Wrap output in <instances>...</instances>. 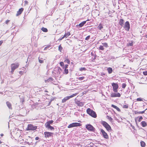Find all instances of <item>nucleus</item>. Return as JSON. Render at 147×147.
<instances>
[{
	"mask_svg": "<svg viewBox=\"0 0 147 147\" xmlns=\"http://www.w3.org/2000/svg\"><path fill=\"white\" fill-rule=\"evenodd\" d=\"M137 101H142V100L141 98H137Z\"/></svg>",
	"mask_w": 147,
	"mask_h": 147,
	"instance_id": "nucleus-40",
	"label": "nucleus"
},
{
	"mask_svg": "<svg viewBox=\"0 0 147 147\" xmlns=\"http://www.w3.org/2000/svg\"><path fill=\"white\" fill-rule=\"evenodd\" d=\"M135 121L136 123H137V120H136V119H135Z\"/></svg>",
	"mask_w": 147,
	"mask_h": 147,
	"instance_id": "nucleus-57",
	"label": "nucleus"
},
{
	"mask_svg": "<svg viewBox=\"0 0 147 147\" xmlns=\"http://www.w3.org/2000/svg\"><path fill=\"white\" fill-rule=\"evenodd\" d=\"M54 121L53 120H51L49 121H48L47 122V125H52Z\"/></svg>",
	"mask_w": 147,
	"mask_h": 147,
	"instance_id": "nucleus-16",
	"label": "nucleus"
},
{
	"mask_svg": "<svg viewBox=\"0 0 147 147\" xmlns=\"http://www.w3.org/2000/svg\"><path fill=\"white\" fill-rule=\"evenodd\" d=\"M39 63H42L43 62V60H40V59H39Z\"/></svg>",
	"mask_w": 147,
	"mask_h": 147,
	"instance_id": "nucleus-50",
	"label": "nucleus"
},
{
	"mask_svg": "<svg viewBox=\"0 0 147 147\" xmlns=\"http://www.w3.org/2000/svg\"><path fill=\"white\" fill-rule=\"evenodd\" d=\"M9 21L10 20H7L5 21V23L7 24L9 22Z\"/></svg>",
	"mask_w": 147,
	"mask_h": 147,
	"instance_id": "nucleus-48",
	"label": "nucleus"
},
{
	"mask_svg": "<svg viewBox=\"0 0 147 147\" xmlns=\"http://www.w3.org/2000/svg\"><path fill=\"white\" fill-rule=\"evenodd\" d=\"M37 129V126H34L32 124H28V125L26 128V130H34Z\"/></svg>",
	"mask_w": 147,
	"mask_h": 147,
	"instance_id": "nucleus-3",
	"label": "nucleus"
},
{
	"mask_svg": "<svg viewBox=\"0 0 147 147\" xmlns=\"http://www.w3.org/2000/svg\"><path fill=\"white\" fill-rule=\"evenodd\" d=\"M126 84H125V83H123L122 84V88H123V89H124L126 86Z\"/></svg>",
	"mask_w": 147,
	"mask_h": 147,
	"instance_id": "nucleus-33",
	"label": "nucleus"
},
{
	"mask_svg": "<svg viewBox=\"0 0 147 147\" xmlns=\"http://www.w3.org/2000/svg\"><path fill=\"white\" fill-rule=\"evenodd\" d=\"M111 107L115 109L118 111H120L121 110L120 109L117 107V106L114 105H112Z\"/></svg>",
	"mask_w": 147,
	"mask_h": 147,
	"instance_id": "nucleus-18",
	"label": "nucleus"
},
{
	"mask_svg": "<svg viewBox=\"0 0 147 147\" xmlns=\"http://www.w3.org/2000/svg\"><path fill=\"white\" fill-rule=\"evenodd\" d=\"M60 65L62 67L64 66V63L62 62H60Z\"/></svg>",
	"mask_w": 147,
	"mask_h": 147,
	"instance_id": "nucleus-46",
	"label": "nucleus"
},
{
	"mask_svg": "<svg viewBox=\"0 0 147 147\" xmlns=\"http://www.w3.org/2000/svg\"><path fill=\"white\" fill-rule=\"evenodd\" d=\"M41 30L43 31V32H46V28H44L43 27L41 29Z\"/></svg>",
	"mask_w": 147,
	"mask_h": 147,
	"instance_id": "nucleus-42",
	"label": "nucleus"
},
{
	"mask_svg": "<svg viewBox=\"0 0 147 147\" xmlns=\"http://www.w3.org/2000/svg\"><path fill=\"white\" fill-rule=\"evenodd\" d=\"M46 30H47V32L48 30H47V29H46Z\"/></svg>",
	"mask_w": 147,
	"mask_h": 147,
	"instance_id": "nucleus-62",
	"label": "nucleus"
},
{
	"mask_svg": "<svg viewBox=\"0 0 147 147\" xmlns=\"http://www.w3.org/2000/svg\"><path fill=\"white\" fill-rule=\"evenodd\" d=\"M100 131L103 135V137L104 138L106 139H108L109 137L107 133L105 132L104 130L103 129H100Z\"/></svg>",
	"mask_w": 147,
	"mask_h": 147,
	"instance_id": "nucleus-9",
	"label": "nucleus"
},
{
	"mask_svg": "<svg viewBox=\"0 0 147 147\" xmlns=\"http://www.w3.org/2000/svg\"><path fill=\"white\" fill-rule=\"evenodd\" d=\"M86 21H83L80 23L79 24L77 25L76 26V27H78V26H79V27H82L86 23Z\"/></svg>",
	"mask_w": 147,
	"mask_h": 147,
	"instance_id": "nucleus-12",
	"label": "nucleus"
},
{
	"mask_svg": "<svg viewBox=\"0 0 147 147\" xmlns=\"http://www.w3.org/2000/svg\"><path fill=\"white\" fill-rule=\"evenodd\" d=\"M121 96V94L119 93H115V97H120Z\"/></svg>",
	"mask_w": 147,
	"mask_h": 147,
	"instance_id": "nucleus-28",
	"label": "nucleus"
},
{
	"mask_svg": "<svg viewBox=\"0 0 147 147\" xmlns=\"http://www.w3.org/2000/svg\"><path fill=\"white\" fill-rule=\"evenodd\" d=\"M0 135L1 136H3V134H1Z\"/></svg>",
	"mask_w": 147,
	"mask_h": 147,
	"instance_id": "nucleus-56",
	"label": "nucleus"
},
{
	"mask_svg": "<svg viewBox=\"0 0 147 147\" xmlns=\"http://www.w3.org/2000/svg\"><path fill=\"white\" fill-rule=\"evenodd\" d=\"M81 125V124L80 123H74L70 124L68 126V128H71L77 126H79Z\"/></svg>",
	"mask_w": 147,
	"mask_h": 147,
	"instance_id": "nucleus-5",
	"label": "nucleus"
},
{
	"mask_svg": "<svg viewBox=\"0 0 147 147\" xmlns=\"http://www.w3.org/2000/svg\"><path fill=\"white\" fill-rule=\"evenodd\" d=\"M47 128L48 129H49L51 130H54V128L51 125H47Z\"/></svg>",
	"mask_w": 147,
	"mask_h": 147,
	"instance_id": "nucleus-17",
	"label": "nucleus"
},
{
	"mask_svg": "<svg viewBox=\"0 0 147 147\" xmlns=\"http://www.w3.org/2000/svg\"><path fill=\"white\" fill-rule=\"evenodd\" d=\"M70 34L69 32H68L67 33H65L64 35L65 37H67L68 36H69Z\"/></svg>",
	"mask_w": 147,
	"mask_h": 147,
	"instance_id": "nucleus-27",
	"label": "nucleus"
},
{
	"mask_svg": "<svg viewBox=\"0 0 147 147\" xmlns=\"http://www.w3.org/2000/svg\"><path fill=\"white\" fill-rule=\"evenodd\" d=\"M64 72L66 74H67L68 73V69H64Z\"/></svg>",
	"mask_w": 147,
	"mask_h": 147,
	"instance_id": "nucleus-39",
	"label": "nucleus"
},
{
	"mask_svg": "<svg viewBox=\"0 0 147 147\" xmlns=\"http://www.w3.org/2000/svg\"><path fill=\"white\" fill-rule=\"evenodd\" d=\"M76 103L77 104L78 106L82 107L84 105V104L83 102H80V101H78L76 102Z\"/></svg>",
	"mask_w": 147,
	"mask_h": 147,
	"instance_id": "nucleus-15",
	"label": "nucleus"
},
{
	"mask_svg": "<svg viewBox=\"0 0 147 147\" xmlns=\"http://www.w3.org/2000/svg\"><path fill=\"white\" fill-rule=\"evenodd\" d=\"M2 143V142L0 140V144H1Z\"/></svg>",
	"mask_w": 147,
	"mask_h": 147,
	"instance_id": "nucleus-59",
	"label": "nucleus"
},
{
	"mask_svg": "<svg viewBox=\"0 0 147 147\" xmlns=\"http://www.w3.org/2000/svg\"><path fill=\"white\" fill-rule=\"evenodd\" d=\"M59 50L61 52V51H62V49H63V48L62 47H61V45H59Z\"/></svg>",
	"mask_w": 147,
	"mask_h": 147,
	"instance_id": "nucleus-37",
	"label": "nucleus"
},
{
	"mask_svg": "<svg viewBox=\"0 0 147 147\" xmlns=\"http://www.w3.org/2000/svg\"><path fill=\"white\" fill-rule=\"evenodd\" d=\"M125 29L127 31H129L130 29V24L128 21L126 22L123 26Z\"/></svg>",
	"mask_w": 147,
	"mask_h": 147,
	"instance_id": "nucleus-6",
	"label": "nucleus"
},
{
	"mask_svg": "<svg viewBox=\"0 0 147 147\" xmlns=\"http://www.w3.org/2000/svg\"><path fill=\"white\" fill-rule=\"evenodd\" d=\"M76 95V94H74L70 96L65 97L62 100V102L63 103L65 102L67 100H68L70 98L74 97V96H75Z\"/></svg>",
	"mask_w": 147,
	"mask_h": 147,
	"instance_id": "nucleus-4",
	"label": "nucleus"
},
{
	"mask_svg": "<svg viewBox=\"0 0 147 147\" xmlns=\"http://www.w3.org/2000/svg\"><path fill=\"white\" fill-rule=\"evenodd\" d=\"M45 135V136L46 135V132H44Z\"/></svg>",
	"mask_w": 147,
	"mask_h": 147,
	"instance_id": "nucleus-58",
	"label": "nucleus"
},
{
	"mask_svg": "<svg viewBox=\"0 0 147 147\" xmlns=\"http://www.w3.org/2000/svg\"><path fill=\"white\" fill-rule=\"evenodd\" d=\"M102 44L103 45V46L105 47H107L108 46V44L107 43H102Z\"/></svg>",
	"mask_w": 147,
	"mask_h": 147,
	"instance_id": "nucleus-29",
	"label": "nucleus"
},
{
	"mask_svg": "<svg viewBox=\"0 0 147 147\" xmlns=\"http://www.w3.org/2000/svg\"><path fill=\"white\" fill-rule=\"evenodd\" d=\"M143 74L145 76L147 75V71H144L143 72Z\"/></svg>",
	"mask_w": 147,
	"mask_h": 147,
	"instance_id": "nucleus-47",
	"label": "nucleus"
},
{
	"mask_svg": "<svg viewBox=\"0 0 147 147\" xmlns=\"http://www.w3.org/2000/svg\"><path fill=\"white\" fill-rule=\"evenodd\" d=\"M128 105H124L123 106V108H128Z\"/></svg>",
	"mask_w": 147,
	"mask_h": 147,
	"instance_id": "nucleus-41",
	"label": "nucleus"
},
{
	"mask_svg": "<svg viewBox=\"0 0 147 147\" xmlns=\"http://www.w3.org/2000/svg\"><path fill=\"white\" fill-rule=\"evenodd\" d=\"M124 22V20L122 19H120L119 20V24L121 26H123V25Z\"/></svg>",
	"mask_w": 147,
	"mask_h": 147,
	"instance_id": "nucleus-13",
	"label": "nucleus"
},
{
	"mask_svg": "<svg viewBox=\"0 0 147 147\" xmlns=\"http://www.w3.org/2000/svg\"><path fill=\"white\" fill-rule=\"evenodd\" d=\"M80 71H85L86 70V69L85 67H81L79 69Z\"/></svg>",
	"mask_w": 147,
	"mask_h": 147,
	"instance_id": "nucleus-31",
	"label": "nucleus"
},
{
	"mask_svg": "<svg viewBox=\"0 0 147 147\" xmlns=\"http://www.w3.org/2000/svg\"><path fill=\"white\" fill-rule=\"evenodd\" d=\"M56 69H57V70L58 71V72H57V74H60V72L62 71L61 69L59 67H57Z\"/></svg>",
	"mask_w": 147,
	"mask_h": 147,
	"instance_id": "nucleus-25",
	"label": "nucleus"
},
{
	"mask_svg": "<svg viewBox=\"0 0 147 147\" xmlns=\"http://www.w3.org/2000/svg\"><path fill=\"white\" fill-rule=\"evenodd\" d=\"M112 85L113 87V91L115 92H117L118 87V85L116 83H113L112 84Z\"/></svg>",
	"mask_w": 147,
	"mask_h": 147,
	"instance_id": "nucleus-8",
	"label": "nucleus"
},
{
	"mask_svg": "<svg viewBox=\"0 0 147 147\" xmlns=\"http://www.w3.org/2000/svg\"><path fill=\"white\" fill-rule=\"evenodd\" d=\"M90 37V35H89V36H88L85 38V40H88V39H89Z\"/></svg>",
	"mask_w": 147,
	"mask_h": 147,
	"instance_id": "nucleus-44",
	"label": "nucleus"
},
{
	"mask_svg": "<svg viewBox=\"0 0 147 147\" xmlns=\"http://www.w3.org/2000/svg\"><path fill=\"white\" fill-rule=\"evenodd\" d=\"M111 97H115V93H112L111 94Z\"/></svg>",
	"mask_w": 147,
	"mask_h": 147,
	"instance_id": "nucleus-34",
	"label": "nucleus"
},
{
	"mask_svg": "<svg viewBox=\"0 0 147 147\" xmlns=\"http://www.w3.org/2000/svg\"><path fill=\"white\" fill-rule=\"evenodd\" d=\"M68 65H65V66L63 68L65 69H67L68 68Z\"/></svg>",
	"mask_w": 147,
	"mask_h": 147,
	"instance_id": "nucleus-45",
	"label": "nucleus"
},
{
	"mask_svg": "<svg viewBox=\"0 0 147 147\" xmlns=\"http://www.w3.org/2000/svg\"><path fill=\"white\" fill-rule=\"evenodd\" d=\"M39 139V138L38 137H36L35 138L36 140H38Z\"/></svg>",
	"mask_w": 147,
	"mask_h": 147,
	"instance_id": "nucleus-54",
	"label": "nucleus"
},
{
	"mask_svg": "<svg viewBox=\"0 0 147 147\" xmlns=\"http://www.w3.org/2000/svg\"><path fill=\"white\" fill-rule=\"evenodd\" d=\"M142 126L144 127L147 125V123L145 121H142L141 123Z\"/></svg>",
	"mask_w": 147,
	"mask_h": 147,
	"instance_id": "nucleus-21",
	"label": "nucleus"
},
{
	"mask_svg": "<svg viewBox=\"0 0 147 147\" xmlns=\"http://www.w3.org/2000/svg\"><path fill=\"white\" fill-rule=\"evenodd\" d=\"M52 100H50L49 101V103H48V106H49V105H50L51 104V102Z\"/></svg>",
	"mask_w": 147,
	"mask_h": 147,
	"instance_id": "nucleus-49",
	"label": "nucleus"
},
{
	"mask_svg": "<svg viewBox=\"0 0 147 147\" xmlns=\"http://www.w3.org/2000/svg\"><path fill=\"white\" fill-rule=\"evenodd\" d=\"M24 3L26 4H27L28 3V1L26 0L24 1Z\"/></svg>",
	"mask_w": 147,
	"mask_h": 147,
	"instance_id": "nucleus-55",
	"label": "nucleus"
},
{
	"mask_svg": "<svg viewBox=\"0 0 147 147\" xmlns=\"http://www.w3.org/2000/svg\"><path fill=\"white\" fill-rule=\"evenodd\" d=\"M140 144L141 146L142 147H145L146 145L145 143L143 141L141 142Z\"/></svg>",
	"mask_w": 147,
	"mask_h": 147,
	"instance_id": "nucleus-24",
	"label": "nucleus"
},
{
	"mask_svg": "<svg viewBox=\"0 0 147 147\" xmlns=\"http://www.w3.org/2000/svg\"><path fill=\"white\" fill-rule=\"evenodd\" d=\"M86 112L88 114L92 117L94 118H96V117L97 115L96 113L90 108H88L87 109Z\"/></svg>",
	"mask_w": 147,
	"mask_h": 147,
	"instance_id": "nucleus-1",
	"label": "nucleus"
},
{
	"mask_svg": "<svg viewBox=\"0 0 147 147\" xmlns=\"http://www.w3.org/2000/svg\"><path fill=\"white\" fill-rule=\"evenodd\" d=\"M6 104L9 109H12L11 104L9 102L7 101L6 102Z\"/></svg>",
	"mask_w": 147,
	"mask_h": 147,
	"instance_id": "nucleus-14",
	"label": "nucleus"
},
{
	"mask_svg": "<svg viewBox=\"0 0 147 147\" xmlns=\"http://www.w3.org/2000/svg\"><path fill=\"white\" fill-rule=\"evenodd\" d=\"M84 78V77H79V78H78L77 79L80 80H83Z\"/></svg>",
	"mask_w": 147,
	"mask_h": 147,
	"instance_id": "nucleus-36",
	"label": "nucleus"
},
{
	"mask_svg": "<svg viewBox=\"0 0 147 147\" xmlns=\"http://www.w3.org/2000/svg\"><path fill=\"white\" fill-rule=\"evenodd\" d=\"M104 48L103 47V46L100 45L99 47V49L103 50H104Z\"/></svg>",
	"mask_w": 147,
	"mask_h": 147,
	"instance_id": "nucleus-30",
	"label": "nucleus"
},
{
	"mask_svg": "<svg viewBox=\"0 0 147 147\" xmlns=\"http://www.w3.org/2000/svg\"><path fill=\"white\" fill-rule=\"evenodd\" d=\"M98 28L100 30H101L103 28V26L102 24H99L98 26Z\"/></svg>",
	"mask_w": 147,
	"mask_h": 147,
	"instance_id": "nucleus-22",
	"label": "nucleus"
},
{
	"mask_svg": "<svg viewBox=\"0 0 147 147\" xmlns=\"http://www.w3.org/2000/svg\"><path fill=\"white\" fill-rule=\"evenodd\" d=\"M15 69H13L11 68V73H13Z\"/></svg>",
	"mask_w": 147,
	"mask_h": 147,
	"instance_id": "nucleus-53",
	"label": "nucleus"
},
{
	"mask_svg": "<svg viewBox=\"0 0 147 147\" xmlns=\"http://www.w3.org/2000/svg\"><path fill=\"white\" fill-rule=\"evenodd\" d=\"M142 119H143V117L142 116H140V117L139 118V119L138 120V122H140L141 121V120Z\"/></svg>",
	"mask_w": 147,
	"mask_h": 147,
	"instance_id": "nucleus-35",
	"label": "nucleus"
},
{
	"mask_svg": "<svg viewBox=\"0 0 147 147\" xmlns=\"http://www.w3.org/2000/svg\"><path fill=\"white\" fill-rule=\"evenodd\" d=\"M53 133L51 132H47V137H49L53 136Z\"/></svg>",
	"mask_w": 147,
	"mask_h": 147,
	"instance_id": "nucleus-19",
	"label": "nucleus"
},
{
	"mask_svg": "<svg viewBox=\"0 0 147 147\" xmlns=\"http://www.w3.org/2000/svg\"><path fill=\"white\" fill-rule=\"evenodd\" d=\"M102 124L108 131H111V126L106 122L103 121L102 122Z\"/></svg>",
	"mask_w": 147,
	"mask_h": 147,
	"instance_id": "nucleus-2",
	"label": "nucleus"
},
{
	"mask_svg": "<svg viewBox=\"0 0 147 147\" xmlns=\"http://www.w3.org/2000/svg\"><path fill=\"white\" fill-rule=\"evenodd\" d=\"M19 66V64L17 63H13L11 64V68L15 69L16 68L18 67Z\"/></svg>",
	"mask_w": 147,
	"mask_h": 147,
	"instance_id": "nucleus-10",
	"label": "nucleus"
},
{
	"mask_svg": "<svg viewBox=\"0 0 147 147\" xmlns=\"http://www.w3.org/2000/svg\"><path fill=\"white\" fill-rule=\"evenodd\" d=\"M65 37V36L64 35L62 37H61V38H60L59 40H62L63 39V38H64Z\"/></svg>",
	"mask_w": 147,
	"mask_h": 147,
	"instance_id": "nucleus-51",
	"label": "nucleus"
},
{
	"mask_svg": "<svg viewBox=\"0 0 147 147\" xmlns=\"http://www.w3.org/2000/svg\"><path fill=\"white\" fill-rule=\"evenodd\" d=\"M24 9V8H23L20 9L18 11H17L16 15V16H18L20 15L23 11Z\"/></svg>",
	"mask_w": 147,
	"mask_h": 147,
	"instance_id": "nucleus-11",
	"label": "nucleus"
},
{
	"mask_svg": "<svg viewBox=\"0 0 147 147\" xmlns=\"http://www.w3.org/2000/svg\"><path fill=\"white\" fill-rule=\"evenodd\" d=\"M133 45V42L131 41L127 43V45L128 46H131Z\"/></svg>",
	"mask_w": 147,
	"mask_h": 147,
	"instance_id": "nucleus-26",
	"label": "nucleus"
},
{
	"mask_svg": "<svg viewBox=\"0 0 147 147\" xmlns=\"http://www.w3.org/2000/svg\"><path fill=\"white\" fill-rule=\"evenodd\" d=\"M47 92H48V91H46Z\"/></svg>",
	"mask_w": 147,
	"mask_h": 147,
	"instance_id": "nucleus-63",
	"label": "nucleus"
},
{
	"mask_svg": "<svg viewBox=\"0 0 147 147\" xmlns=\"http://www.w3.org/2000/svg\"><path fill=\"white\" fill-rule=\"evenodd\" d=\"M147 109H146L144 111H135V114H143L144 113L145 111Z\"/></svg>",
	"mask_w": 147,
	"mask_h": 147,
	"instance_id": "nucleus-20",
	"label": "nucleus"
},
{
	"mask_svg": "<svg viewBox=\"0 0 147 147\" xmlns=\"http://www.w3.org/2000/svg\"><path fill=\"white\" fill-rule=\"evenodd\" d=\"M108 119L109 120H110L111 121L112 120V118L110 117H108Z\"/></svg>",
	"mask_w": 147,
	"mask_h": 147,
	"instance_id": "nucleus-52",
	"label": "nucleus"
},
{
	"mask_svg": "<svg viewBox=\"0 0 147 147\" xmlns=\"http://www.w3.org/2000/svg\"><path fill=\"white\" fill-rule=\"evenodd\" d=\"M49 48H52V46L51 45H48L47 46V49H49Z\"/></svg>",
	"mask_w": 147,
	"mask_h": 147,
	"instance_id": "nucleus-43",
	"label": "nucleus"
},
{
	"mask_svg": "<svg viewBox=\"0 0 147 147\" xmlns=\"http://www.w3.org/2000/svg\"><path fill=\"white\" fill-rule=\"evenodd\" d=\"M53 79L52 78H50L47 80L48 82L53 81Z\"/></svg>",
	"mask_w": 147,
	"mask_h": 147,
	"instance_id": "nucleus-38",
	"label": "nucleus"
},
{
	"mask_svg": "<svg viewBox=\"0 0 147 147\" xmlns=\"http://www.w3.org/2000/svg\"><path fill=\"white\" fill-rule=\"evenodd\" d=\"M107 71L109 74H110L112 72V69L111 67H109L107 69Z\"/></svg>",
	"mask_w": 147,
	"mask_h": 147,
	"instance_id": "nucleus-23",
	"label": "nucleus"
},
{
	"mask_svg": "<svg viewBox=\"0 0 147 147\" xmlns=\"http://www.w3.org/2000/svg\"><path fill=\"white\" fill-rule=\"evenodd\" d=\"M140 83V84H144V83H142V82H141V83Z\"/></svg>",
	"mask_w": 147,
	"mask_h": 147,
	"instance_id": "nucleus-60",
	"label": "nucleus"
},
{
	"mask_svg": "<svg viewBox=\"0 0 147 147\" xmlns=\"http://www.w3.org/2000/svg\"><path fill=\"white\" fill-rule=\"evenodd\" d=\"M89 21V20L88 19L87 20H86V22L87 21Z\"/></svg>",
	"mask_w": 147,
	"mask_h": 147,
	"instance_id": "nucleus-61",
	"label": "nucleus"
},
{
	"mask_svg": "<svg viewBox=\"0 0 147 147\" xmlns=\"http://www.w3.org/2000/svg\"><path fill=\"white\" fill-rule=\"evenodd\" d=\"M65 62H66V63H67L68 64L70 63V61L69 59H66L65 60Z\"/></svg>",
	"mask_w": 147,
	"mask_h": 147,
	"instance_id": "nucleus-32",
	"label": "nucleus"
},
{
	"mask_svg": "<svg viewBox=\"0 0 147 147\" xmlns=\"http://www.w3.org/2000/svg\"><path fill=\"white\" fill-rule=\"evenodd\" d=\"M86 128L88 130L94 131H95L94 127L90 124H88L86 125Z\"/></svg>",
	"mask_w": 147,
	"mask_h": 147,
	"instance_id": "nucleus-7",
	"label": "nucleus"
}]
</instances>
